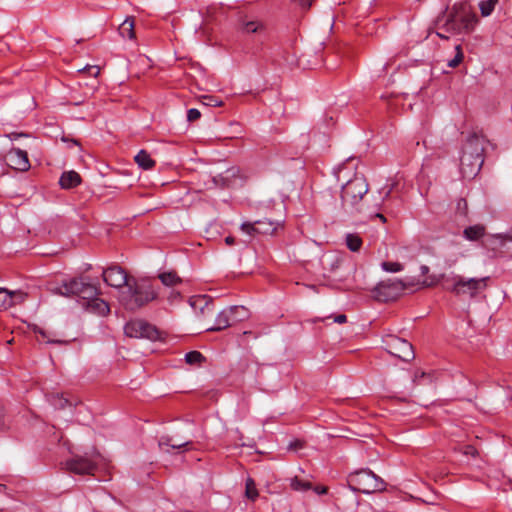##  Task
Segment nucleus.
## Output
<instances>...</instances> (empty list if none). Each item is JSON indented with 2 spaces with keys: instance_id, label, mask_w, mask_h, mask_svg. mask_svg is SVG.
<instances>
[{
  "instance_id": "obj_29",
  "label": "nucleus",
  "mask_w": 512,
  "mask_h": 512,
  "mask_svg": "<svg viewBox=\"0 0 512 512\" xmlns=\"http://www.w3.org/2000/svg\"><path fill=\"white\" fill-rule=\"evenodd\" d=\"M245 495L252 501H255L259 496L255 481L250 477H248L245 482Z\"/></svg>"
},
{
  "instance_id": "obj_23",
  "label": "nucleus",
  "mask_w": 512,
  "mask_h": 512,
  "mask_svg": "<svg viewBox=\"0 0 512 512\" xmlns=\"http://www.w3.org/2000/svg\"><path fill=\"white\" fill-rule=\"evenodd\" d=\"M455 217L456 219L466 220L468 217V203L466 199L459 198L455 203Z\"/></svg>"
},
{
  "instance_id": "obj_54",
  "label": "nucleus",
  "mask_w": 512,
  "mask_h": 512,
  "mask_svg": "<svg viewBox=\"0 0 512 512\" xmlns=\"http://www.w3.org/2000/svg\"><path fill=\"white\" fill-rule=\"evenodd\" d=\"M47 341H48V343H52V342L54 343V342H55V341H53V340H49V339H48Z\"/></svg>"
},
{
  "instance_id": "obj_22",
  "label": "nucleus",
  "mask_w": 512,
  "mask_h": 512,
  "mask_svg": "<svg viewBox=\"0 0 512 512\" xmlns=\"http://www.w3.org/2000/svg\"><path fill=\"white\" fill-rule=\"evenodd\" d=\"M345 242L348 249L352 252H357L362 246V238L356 233H348L345 237Z\"/></svg>"
},
{
  "instance_id": "obj_19",
  "label": "nucleus",
  "mask_w": 512,
  "mask_h": 512,
  "mask_svg": "<svg viewBox=\"0 0 512 512\" xmlns=\"http://www.w3.org/2000/svg\"><path fill=\"white\" fill-rule=\"evenodd\" d=\"M118 32L123 39L134 40L135 34V22L132 17H127L118 27Z\"/></svg>"
},
{
  "instance_id": "obj_30",
  "label": "nucleus",
  "mask_w": 512,
  "mask_h": 512,
  "mask_svg": "<svg viewBox=\"0 0 512 512\" xmlns=\"http://www.w3.org/2000/svg\"><path fill=\"white\" fill-rule=\"evenodd\" d=\"M499 0H483L479 3V9L483 17H488L492 14L495 6Z\"/></svg>"
},
{
  "instance_id": "obj_27",
  "label": "nucleus",
  "mask_w": 512,
  "mask_h": 512,
  "mask_svg": "<svg viewBox=\"0 0 512 512\" xmlns=\"http://www.w3.org/2000/svg\"><path fill=\"white\" fill-rule=\"evenodd\" d=\"M290 487L294 491L304 492L312 489V484L309 481L302 480L299 477L295 476L290 479Z\"/></svg>"
},
{
  "instance_id": "obj_38",
  "label": "nucleus",
  "mask_w": 512,
  "mask_h": 512,
  "mask_svg": "<svg viewBox=\"0 0 512 512\" xmlns=\"http://www.w3.org/2000/svg\"><path fill=\"white\" fill-rule=\"evenodd\" d=\"M417 385L424 384L425 382H431L432 378L430 375L422 372L420 375L415 374L414 380Z\"/></svg>"
},
{
  "instance_id": "obj_1",
  "label": "nucleus",
  "mask_w": 512,
  "mask_h": 512,
  "mask_svg": "<svg viewBox=\"0 0 512 512\" xmlns=\"http://www.w3.org/2000/svg\"><path fill=\"white\" fill-rule=\"evenodd\" d=\"M348 164L343 163L334 169V176L337 181L346 182L341 188V207L347 214H358L364 212L363 199L369 191L368 183L363 175L355 173L349 178Z\"/></svg>"
},
{
  "instance_id": "obj_50",
  "label": "nucleus",
  "mask_w": 512,
  "mask_h": 512,
  "mask_svg": "<svg viewBox=\"0 0 512 512\" xmlns=\"http://www.w3.org/2000/svg\"><path fill=\"white\" fill-rule=\"evenodd\" d=\"M376 216L380 218V220H382L383 222L386 221V218L382 214H376Z\"/></svg>"
},
{
  "instance_id": "obj_52",
  "label": "nucleus",
  "mask_w": 512,
  "mask_h": 512,
  "mask_svg": "<svg viewBox=\"0 0 512 512\" xmlns=\"http://www.w3.org/2000/svg\"><path fill=\"white\" fill-rule=\"evenodd\" d=\"M39 333H40L44 338H46V334H45V332H44V331L39 330Z\"/></svg>"
},
{
  "instance_id": "obj_45",
  "label": "nucleus",
  "mask_w": 512,
  "mask_h": 512,
  "mask_svg": "<svg viewBox=\"0 0 512 512\" xmlns=\"http://www.w3.org/2000/svg\"><path fill=\"white\" fill-rule=\"evenodd\" d=\"M420 272L422 275H426L429 272V267L427 265H422L420 267Z\"/></svg>"
},
{
  "instance_id": "obj_12",
  "label": "nucleus",
  "mask_w": 512,
  "mask_h": 512,
  "mask_svg": "<svg viewBox=\"0 0 512 512\" xmlns=\"http://www.w3.org/2000/svg\"><path fill=\"white\" fill-rule=\"evenodd\" d=\"M65 469L78 475H90L96 470V463L84 456H74L65 462Z\"/></svg>"
},
{
  "instance_id": "obj_51",
  "label": "nucleus",
  "mask_w": 512,
  "mask_h": 512,
  "mask_svg": "<svg viewBox=\"0 0 512 512\" xmlns=\"http://www.w3.org/2000/svg\"><path fill=\"white\" fill-rule=\"evenodd\" d=\"M391 191H392V188H389V189L387 190L386 194H385V197H388V196L390 195Z\"/></svg>"
},
{
  "instance_id": "obj_13",
  "label": "nucleus",
  "mask_w": 512,
  "mask_h": 512,
  "mask_svg": "<svg viewBox=\"0 0 512 512\" xmlns=\"http://www.w3.org/2000/svg\"><path fill=\"white\" fill-rule=\"evenodd\" d=\"M5 161L14 170L25 172L30 168V162L26 151L19 148L10 149L5 155Z\"/></svg>"
},
{
  "instance_id": "obj_31",
  "label": "nucleus",
  "mask_w": 512,
  "mask_h": 512,
  "mask_svg": "<svg viewBox=\"0 0 512 512\" xmlns=\"http://www.w3.org/2000/svg\"><path fill=\"white\" fill-rule=\"evenodd\" d=\"M264 30L263 24L258 20L243 22V31L246 33H260Z\"/></svg>"
},
{
  "instance_id": "obj_32",
  "label": "nucleus",
  "mask_w": 512,
  "mask_h": 512,
  "mask_svg": "<svg viewBox=\"0 0 512 512\" xmlns=\"http://www.w3.org/2000/svg\"><path fill=\"white\" fill-rule=\"evenodd\" d=\"M190 444H191L190 441H185V442L178 443V444L177 443H173L172 439L169 438V437H162L159 440V447L161 449H164L165 447H171V448H174V449H180V448L186 447V446H188Z\"/></svg>"
},
{
  "instance_id": "obj_53",
  "label": "nucleus",
  "mask_w": 512,
  "mask_h": 512,
  "mask_svg": "<svg viewBox=\"0 0 512 512\" xmlns=\"http://www.w3.org/2000/svg\"><path fill=\"white\" fill-rule=\"evenodd\" d=\"M336 262L338 263V265L342 264V261H340L339 259H336Z\"/></svg>"
},
{
  "instance_id": "obj_42",
  "label": "nucleus",
  "mask_w": 512,
  "mask_h": 512,
  "mask_svg": "<svg viewBox=\"0 0 512 512\" xmlns=\"http://www.w3.org/2000/svg\"><path fill=\"white\" fill-rule=\"evenodd\" d=\"M314 492L319 494V495H323V494H326L328 489L326 486H316L313 488Z\"/></svg>"
},
{
  "instance_id": "obj_48",
  "label": "nucleus",
  "mask_w": 512,
  "mask_h": 512,
  "mask_svg": "<svg viewBox=\"0 0 512 512\" xmlns=\"http://www.w3.org/2000/svg\"><path fill=\"white\" fill-rule=\"evenodd\" d=\"M90 70H92L94 72L95 76L99 73V68L98 67H91Z\"/></svg>"
},
{
  "instance_id": "obj_15",
  "label": "nucleus",
  "mask_w": 512,
  "mask_h": 512,
  "mask_svg": "<svg viewBox=\"0 0 512 512\" xmlns=\"http://www.w3.org/2000/svg\"><path fill=\"white\" fill-rule=\"evenodd\" d=\"M83 278H72L70 280L63 281L54 292L58 295L65 297L77 296L79 297L82 293L85 285Z\"/></svg>"
},
{
  "instance_id": "obj_39",
  "label": "nucleus",
  "mask_w": 512,
  "mask_h": 512,
  "mask_svg": "<svg viewBox=\"0 0 512 512\" xmlns=\"http://www.w3.org/2000/svg\"><path fill=\"white\" fill-rule=\"evenodd\" d=\"M201 117V113L198 109L196 108H191L187 111V119L188 121L192 122V121H196L198 120L199 118Z\"/></svg>"
},
{
  "instance_id": "obj_49",
  "label": "nucleus",
  "mask_w": 512,
  "mask_h": 512,
  "mask_svg": "<svg viewBox=\"0 0 512 512\" xmlns=\"http://www.w3.org/2000/svg\"><path fill=\"white\" fill-rule=\"evenodd\" d=\"M221 103L216 101V100H212L209 105H212V106H219Z\"/></svg>"
},
{
  "instance_id": "obj_14",
  "label": "nucleus",
  "mask_w": 512,
  "mask_h": 512,
  "mask_svg": "<svg viewBox=\"0 0 512 512\" xmlns=\"http://www.w3.org/2000/svg\"><path fill=\"white\" fill-rule=\"evenodd\" d=\"M104 282L114 288H121L128 282L127 273L120 266H112L105 269L102 273Z\"/></svg>"
},
{
  "instance_id": "obj_35",
  "label": "nucleus",
  "mask_w": 512,
  "mask_h": 512,
  "mask_svg": "<svg viewBox=\"0 0 512 512\" xmlns=\"http://www.w3.org/2000/svg\"><path fill=\"white\" fill-rule=\"evenodd\" d=\"M456 54L455 56L448 61V66L451 68L457 67L463 60V52L460 45H456L455 47Z\"/></svg>"
},
{
  "instance_id": "obj_3",
  "label": "nucleus",
  "mask_w": 512,
  "mask_h": 512,
  "mask_svg": "<svg viewBox=\"0 0 512 512\" xmlns=\"http://www.w3.org/2000/svg\"><path fill=\"white\" fill-rule=\"evenodd\" d=\"M477 21L471 7L464 2L455 3L449 10L443 26L440 28L450 34L469 33Z\"/></svg>"
},
{
  "instance_id": "obj_8",
  "label": "nucleus",
  "mask_w": 512,
  "mask_h": 512,
  "mask_svg": "<svg viewBox=\"0 0 512 512\" xmlns=\"http://www.w3.org/2000/svg\"><path fill=\"white\" fill-rule=\"evenodd\" d=\"M407 288V284L400 279H388L380 282L374 289V296L378 301H392L397 299Z\"/></svg>"
},
{
  "instance_id": "obj_2",
  "label": "nucleus",
  "mask_w": 512,
  "mask_h": 512,
  "mask_svg": "<svg viewBox=\"0 0 512 512\" xmlns=\"http://www.w3.org/2000/svg\"><path fill=\"white\" fill-rule=\"evenodd\" d=\"M487 144L483 135L474 132L467 136L460 155V173L464 178H474L480 172Z\"/></svg>"
},
{
  "instance_id": "obj_25",
  "label": "nucleus",
  "mask_w": 512,
  "mask_h": 512,
  "mask_svg": "<svg viewBox=\"0 0 512 512\" xmlns=\"http://www.w3.org/2000/svg\"><path fill=\"white\" fill-rule=\"evenodd\" d=\"M236 173H238L237 169H235V168L228 169L225 173L226 174L225 176L218 175L213 178V182L215 183L216 186H220L222 188L229 187L230 186L229 178L234 177L236 175Z\"/></svg>"
},
{
  "instance_id": "obj_11",
  "label": "nucleus",
  "mask_w": 512,
  "mask_h": 512,
  "mask_svg": "<svg viewBox=\"0 0 512 512\" xmlns=\"http://www.w3.org/2000/svg\"><path fill=\"white\" fill-rule=\"evenodd\" d=\"M279 222H273L268 219L257 220L255 222H243L240 226L242 232L250 235H273L278 227Z\"/></svg>"
},
{
  "instance_id": "obj_20",
  "label": "nucleus",
  "mask_w": 512,
  "mask_h": 512,
  "mask_svg": "<svg viewBox=\"0 0 512 512\" xmlns=\"http://www.w3.org/2000/svg\"><path fill=\"white\" fill-rule=\"evenodd\" d=\"M485 227L481 224L469 226L464 229L463 236L469 241H477L485 235Z\"/></svg>"
},
{
  "instance_id": "obj_24",
  "label": "nucleus",
  "mask_w": 512,
  "mask_h": 512,
  "mask_svg": "<svg viewBox=\"0 0 512 512\" xmlns=\"http://www.w3.org/2000/svg\"><path fill=\"white\" fill-rule=\"evenodd\" d=\"M159 279L165 286H175L182 282L181 278L174 271L159 274Z\"/></svg>"
},
{
  "instance_id": "obj_4",
  "label": "nucleus",
  "mask_w": 512,
  "mask_h": 512,
  "mask_svg": "<svg viewBox=\"0 0 512 512\" xmlns=\"http://www.w3.org/2000/svg\"><path fill=\"white\" fill-rule=\"evenodd\" d=\"M156 298L152 286L148 283L127 284L121 293L120 302L129 311H135Z\"/></svg>"
},
{
  "instance_id": "obj_28",
  "label": "nucleus",
  "mask_w": 512,
  "mask_h": 512,
  "mask_svg": "<svg viewBox=\"0 0 512 512\" xmlns=\"http://www.w3.org/2000/svg\"><path fill=\"white\" fill-rule=\"evenodd\" d=\"M189 303L194 310L199 309L201 313H204V310L209 308V303L206 296L192 297L189 300Z\"/></svg>"
},
{
  "instance_id": "obj_21",
  "label": "nucleus",
  "mask_w": 512,
  "mask_h": 512,
  "mask_svg": "<svg viewBox=\"0 0 512 512\" xmlns=\"http://www.w3.org/2000/svg\"><path fill=\"white\" fill-rule=\"evenodd\" d=\"M134 160L144 170H149L155 166V161L146 150H140L134 157Z\"/></svg>"
},
{
  "instance_id": "obj_43",
  "label": "nucleus",
  "mask_w": 512,
  "mask_h": 512,
  "mask_svg": "<svg viewBox=\"0 0 512 512\" xmlns=\"http://www.w3.org/2000/svg\"><path fill=\"white\" fill-rule=\"evenodd\" d=\"M346 321H347V317H346V315H344V314L337 315V316L334 318V322H335V323L342 324V323H345Z\"/></svg>"
},
{
  "instance_id": "obj_41",
  "label": "nucleus",
  "mask_w": 512,
  "mask_h": 512,
  "mask_svg": "<svg viewBox=\"0 0 512 512\" xmlns=\"http://www.w3.org/2000/svg\"><path fill=\"white\" fill-rule=\"evenodd\" d=\"M295 3H297L299 6H301L304 9H308L311 7L314 0H293Z\"/></svg>"
},
{
  "instance_id": "obj_34",
  "label": "nucleus",
  "mask_w": 512,
  "mask_h": 512,
  "mask_svg": "<svg viewBox=\"0 0 512 512\" xmlns=\"http://www.w3.org/2000/svg\"><path fill=\"white\" fill-rule=\"evenodd\" d=\"M204 360L203 355L198 351H190L185 354V361L188 364H199Z\"/></svg>"
},
{
  "instance_id": "obj_36",
  "label": "nucleus",
  "mask_w": 512,
  "mask_h": 512,
  "mask_svg": "<svg viewBox=\"0 0 512 512\" xmlns=\"http://www.w3.org/2000/svg\"><path fill=\"white\" fill-rule=\"evenodd\" d=\"M443 277H444L443 274H441V275H430L429 277H427L423 281L422 285L424 287H433V286L437 285L441 281V279Z\"/></svg>"
},
{
  "instance_id": "obj_46",
  "label": "nucleus",
  "mask_w": 512,
  "mask_h": 512,
  "mask_svg": "<svg viewBox=\"0 0 512 512\" xmlns=\"http://www.w3.org/2000/svg\"><path fill=\"white\" fill-rule=\"evenodd\" d=\"M21 136H23V134L12 133L11 135H9L10 139H12V140L17 139L18 137H21Z\"/></svg>"
},
{
  "instance_id": "obj_40",
  "label": "nucleus",
  "mask_w": 512,
  "mask_h": 512,
  "mask_svg": "<svg viewBox=\"0 0 512 512\" xmlns=\"http://www.w3.org/2000/svg\"><path fill=\"white\" fill-rule=\"evenodd\" d=\"M180 298H181V294H180V292H178L176 290H171L168 295V301L170 303H174V302L178 301Z\"/></svg>"
},
{
  "instance_id": "obj_10",
  "label": "nucleus",
  "mask_w": 512,
  "mask_h": 512,
  "mask_svg": "<svg viewBox=\"0 0 512 512\" xmlns=\"http://www.w3.org/2000/svg\"><path fill=\"white\" fill-rule=\"evenodd\" d=\"M386 345L387 351L402 361H410L415 357L412 344L405 339L389 336L386 340Z\"/></svg>"
},
{
  "instance_id": "obj_6",
  "label": "nucleus",
  "mask_w": 512,
  "mask_h": 512,
  "mask_svg": "<svg viewBox=\"0 0 512 512\" xmlns=\"http://www.w3.org/2000/svg\"><path fill=\"white\" fill-rule=\"evenodd\" d=\"M248 317V310L244 306H230L222 310L215 319V326L209 327L206 331H220L226 329L236 322Z\"/></svg>"
},
{
  "instance_id": "obj_26",
  "label": "nucleus",
  "mask_w": 512,
  "mask_h": 512,
  "mask_svg": "<svg viewBox=\"0 0 512 512\" xmlns=\"http://www.w3.org/2000/svg\"><path fill=\"white\" fill-rule=\"evenodd\" d=\"M99 293H100L99 289L95 285H93L89 282H86L83 287L82 293L79 297L81 299H83L85 302H87V301H91L93 298L98 296Z\"/></svg>"
},
{
  "instance_id": "obj_9",
  "label": "nucleus",
  "mask_w": 512,
  "mask_h": 512,
  "mask_svg": "<svg viewBox=\"0 0 512 512\" xmlns=\"http://www.w3.org/2000/svg\"><path fill=\"white\" fill-rule=\"evenodd\" d=\"M124 333L130 338H145L152 341L159 339L158 329L143 320H131L124 326Z\"/></svg>"
},
{
  "instance_id": "obj_16",
  "label": "nucleus",
  "mask_w": 512,
  "mask_h": 512,
  "mask_svg": "<svg viewBox=\"0 0 512 512\" xmlns=\"http://www.w3.org/2000/svg\"><path fill=\"white\" fill-rule=\"evenodd\" d=\"M24 298L21 292L10 291L6 288L0 287V310H6L16 303L22 301Z\"/></svg>"
},
{
  "instance_id": "obj_44",
  "label": "nucleus",
  "mask_w": 512,
  "mask_h": 512,
  "mask_svg": "<svg viewBox=\"0 0 512 512\" xmlns=\"http://www.w3.org/2000/svg\"><path fill=\"white\" fill-rule=\"evenodd\" d=\"M225 243H226L227 245H233V244L235 243V238H234V237H232V236H227V237L225 238Z\"/></svg>"
},
{
  "instance_id": "obj_37",
  "label": "nucleus",
  "mask_w": 512,
  "mask_h": 512,
  "mask_svg": "<svg viewBox=\"0 0 512 512\" xmlns=\"http://www.w3.org/2000/svg\"><path fill=\"white\" fill-rule=\"evenodd\" d=\"M51 402L56 408H59V409H63L69 404L67 399H65L59 395L52 396Z\"/></svg>"
},
{
  "instance_id": "obj_18",
  "label": "nucleus",
  "mask_w": 512,
  "mask_h": 512,
  "mask_svg": "<svg viewBox=\"0 0 512 512\" xmlns=\"http://www.w3.org/2000/svg\"><path fill=\"white\" fill-rule=\"evenodd\" d=\"M81 183L80 175L75 171L64 172L60 179L59 184L63 189H71L78 186Z\"/></svg>"
},
{
  "instance_id": "obj_17",
  "label": "nucleus",
  "mask_w": 512,
  "mask_h": 512,
  "mask_svg": "<svg viewBox=\"0 0 512 512\" xmlns=\"http://www.w3.org/2000/svg\"><path fill=\"white\" fill-rule=\"evenodd\" d=\"M83 306L87 310L100 316H105L110 311L108 303L103 299L98 298L97 296L93 298L91 301L84 302Z\"/></svg>"
},
{
  "instance_id": "obj_7",
  "label": "nucleus",
  "mask_w": 512,
  "mask_h": 512,
  "mask_svg": "<svg viewBox=\"0 0 512 512\" xmlns=\"http://www.w3.org/2000/svg\"><path fill=\"white\" fill-rule=\"evenodd\" d=\"M488 279V277L465 279L461 276H455L454 284L450 291L457 296L469 295L470 297H475L479 291L486 288Z\"/></svg>"
},
{
  "instance_id": "obj_5",
  "label": "nucleus",
  "mask_w": 512,
  "mask_h": 512,
  "mask_svg": "<svg viewBox=\"0 0 512 512\" xmlns=\"http://www.w3.org/2000/svg\"><path fill=\"white\" fill-rule=\"evenodd\" d=\"M348 486L355 492L370 494L385 489L384 481L369 469H361L350 473Z\"/></svg>"
},
{
  "instance_id": "obj_33",
  "label": "nucleus",
  "mask_w": 512,
  "mask_h": 512,
  "mask_svg": "<svg viewBox=\"0 0 512 512\" xmlns=\"http://www.w3.org/2000/svg\"><path fill=\"white\" fill-rule=\"evenodd\" d=\"M381 268L385 272L397 273V272L402 271L404 269V266L399 262L385 261V262L381 263Z\"/></svg>"
},
{
  "instance_id": "obj_47",
  "label": "nucleus",
  "mask_w": 512,
  "mask_h": 512,
  "mask_svg": "<svg viewBox=\"0 0 512 512\" xmlns=\"http://www.w3.org/2000/svg\"><path fill=\"white\" fill-rule=\"evenodd\" d=\"M437 35H438L439 37H441V38H444V39H448V38H449V36L445 35L444 33L440 32V31H439V32H437Z\"/></svg>"
}]
</instances>
